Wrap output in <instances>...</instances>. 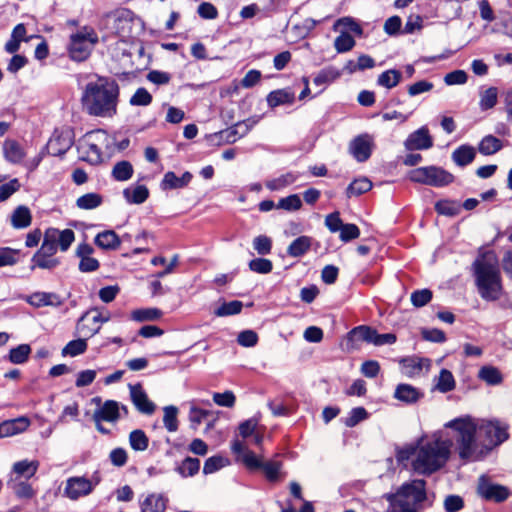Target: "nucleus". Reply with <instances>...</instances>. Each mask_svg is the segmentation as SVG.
Instances as JSON below:
<instances>
[{
    "label": "nucleus",
    "mask_w": 512,
    "mask_h": 512,
    "mask_svg": "<svg viewBox=\"0 0 512 512\" xmlns=\"http://www.w3.org/2000/svg\"><path fill=\"white\" fill-rule=\"evenodd\" d=\"M31 348L28 344H21L9 352V360L13 364H23L28 360Z\"/></svg>",
    "instance_id": "nucleus-46"
},
{
    "label": "nucleus",
    "mask_w": 512,
    "mask_h": 512,
    "mask_svg": "<svg viewBox=\"0 0 512 512\" xmlns=\"http://www.w3.org/2000/svg\"><path fill=\"white\" fill-rule=\"evenodd\" d=\"M339 27H344L357 35L362 34L361 26L351 17H343L338 19L334 24V29L338 30Z\"/></svg>",
    "instance_id": "nucleus-62"
},
{
    "label": "nucleus",
    "mask_w": 512,
    "mask_h": 512,
    "mask_svg": "<svg viewBox=\"0 0 512 512\" xmlns=\"http://www.w3.org/2000/svg\"><path fill=\"white\" fill-rule=\"evenodd\" d=\"M302 207V201L297 194L289 195L288 197L281 198L276 205L277 209L286 211H297Z\"/></svg>",
    "instance_id": "nucleus-53"
},
{
    "label": "nucleus",
    "mask_w": 512,
    "mask_h": 512,
    "mask_svg": "<svg viewBox=\"0 0 512 512\" xmlns=\"http://www.w3.org/2000/svg\"><path fill=\"white\" fill-rule=\"evenodd\" d=\"M433 294L429 289L416 290L411 294V303L413 306L420 308L428 304L432 300Z\"/></svg>",
    "instance_id": "nucleus-54"
},
{
    "label": "nucleus",
    "mask_w": 512,
    "mask_h": 512,
    "mask_svg": "<svg viewBox=\"0 0 512 512\" xmlns=\"http://www.w3.org/2000/svg\"><path fill=\"white\" fill-rule=\"evenodd\" d=\"M214 416V412L206 409H201L194 404L190 406L189 421L193 429H197L198 425L205 419Z\"/></svg>",
    "instance_id": "nucleus-44"
},
{
    "label": "nucleus",
    "mask_w": 512,
    "mask_h": 512,
    "mask_svg": "<svg viewBox=\"0 0 512 512\" xmlns=\"http://www.w3.org/2000/svg\"><path fill=\"white\" fill-rule=\"evenodd\" d=\"M340 71L332 66L322 69L314 78L313 82L320 86L330 83L340 77Z\"/></svg>",
    "instance_id": "nucleus-47"
},
{
    "label": "nucleus",
    "mask_w": 512,
    "mask_h": 512,
    "mask_svg": "<svg viewBox=\"0 0 512 512\" xmlns=\"http://www.w3.org/2000/svg\"><path fill=\"white\" fill-rule=\"evenodd\" d=\"M435 210L445 216H455L460 212V204L455 201L441 200L435 204Z\"/></svg>",
    "instance_id": "nucleus-49"
},
{
    "label": "nucleus",
    "mask_w": 512,
    "mask_h": 512,
    "mask_svg": "<svg viewBox=\"0 0 512 512\" xmlns=\"http://www.w3.org/2000/svg\"><path fill=\"white\" fill-rule=\"evenodd\" d=\"M129 389L131 400L137 410L143 414H153L156 406L152 401L149 400L142 386L140 384L129 385Z\"/></svg>",
    "instance_id": "nucleus-15"
},
{
    "label": "nucleus",
    "mask_w": 512,
    "mask_h": 512,
    "mask_svg": "<svg viewBox=\"0 0 512 512\" xmlns=\"http://www.w3.org/2000/svg\"><path fill=\"white\" fill-rule=\"evenodd\" d=\"M133 175V166L129 161L117 162L112 169V176L117 181H127Z\"/></svg>",
    "instance_id": "nucleus-39"
},
{
    "label": "nucleus",
    "mask_w": 512,
    "mask_h": 512,
    "mask_svg": "<svg viewBox=\"0 0 512 512\" xmlns=\"http://www.w3.org/2000/svg\"><path fill=\"white\" fill-rule=\"evenodd\" d=\"M28 302L34 307H43V306L58 307L62 304V300L57 294L48 293V292L33 293L29 297Z\"/></svg>",
    "instance_id": "nucleus-22"
},
{
    "label": "nucleus",
    "mask_w": 512,
    "mask_h": 512,
    "mask_svg": "<svg viewBox=\"0 0 512 512\" xmlns=\"http://www.w3.org/2000/svg\"><path fill=\"white\" fill-rule=\"evenodd\" d=\"M3 153L6 158L11 163H20L25 157V153L20 146V144L11 139H7L3 144Z\"/></svg>",
    "instance_id": "nucleus-27"
},
{
    "label": "nucleus",
    "mask_w": 512,
    "mask_h": 512,
    "mask_svg": "<svg viewBox=\"0 0 512 512\" xmlns=\"http://www.w3.org/2000/svg\"><path fill=\"white\" fill-rule=\"evenodd\" d=\"M312 245V239L309 236H300L296 238L287 248V253L291 257H300L304 255Z\"/></svg>",
    "instance_id": "nucleus-31"
},
{
    "label": "nucleus",
    "mask_w": 512,
    "mask_h": 512,
    "mask_svg": "<svg viewBox=\"0 0 512 512\" xmlns=\"http://www.w3.org/2000/svg\"><path fill=\"white\" fill-rule=\"evenodd\" d=\"M19 260V251L10 247L0 248V268L13 266Z\"/></svg>",
    "instance_id": "nucleus-52"
},
{
    "label": "nucleus",
    "mask_w": 512,
    "mask_h": 512,
    "mask_svg": "<svg viewBox=\"0 0 512 512\" xmlns=\"http://www.w3.org/2000/svg\"><path fill=\"white\" fill-rule=\"evenodd\" d=\"M404 145L407 150H424L433 146V140L429 135L428 129L421 127L408 136Z\"/></svg>",
    "instance_id": "nucleus-16"
},
{
    "label": "nucleus",
    "mask_w": 512,
    "mask_h": 512,
    "mask_svg": "<svg viewBox=\"0 0 512 512\" xmlns=\"http://www.w3.org/2000/svg\"><path fill=\"white\" fill-rule=\"evenodd\" d=\"M97 42L98 36L93 28H81L70 36L68 51L71 59L77 62L85 61Z\"/></svg>",
    "instance_id": "nucleus-6"
},
{
    "label": "nucleus",
    "mask_w": 512,
    "mask_h": 512,
    "mask_svg": "<svg viewBox=\"0 0 512 512\" xmlns=\"http://www.w3.org/2000/svg\"><path fill=\"white\" fill-rule=\"evenodd\" d=\"M242 307H243V304H242L241 301L234 300V301H231V302L223 303L221 306H219L214 311V314L217 317L236 315V314H239L241 312Z\"/></svg>",
    "instance_id": "nucleus-48"
},
{
    "label": "nucleus",
    "mask_w": 512,
    "mask_h": 512,
    "mask_svg": "<svg viewBox=\"0 0 512 512\" xmlns=\"http://www.w3.org/2000/svg\"><path fill=\"white\" fill-rule=\"evenodd\" d=\"M477 493L484 500L496 503L504 502L511 494L508 487L494 483L484 475L478 479Z\"/></svg>",
    "instance_id": "nucleus-10"
},
{
    "label": "nucleus",
    "mask_w": 512,
    "mask_h": 512,
    "mask_svg": "<svg viewBox=\"0 0 512 512\" xmlns=\"http://www.w3.org/2000/svg\"><path fill=\"white\" fill-rule=\"evenodd\" d=\"M167 499L162 494H149L141 503V512H164Z\"/></svg>",
    "instance_id": "nucleus-21"
},
{
    "label": "nucleus",
    "mask_w": 512,
    "mask_h": 512,
    "mask_svg": "<svg viewBox=\"0 0 512 512\" xmlns=\"http://www.w3.org/2000/svg\"><path fill=\"white\" fill-rule=\"evenodd\" d=\"M108 139L107 133L104 130H96L88 132L85 135L83 148H85V152L87 157L91 162H99L102 158V147L99 145L100 143H105Z\"/></svg>",
    "instance_id": "nucleus-12"
},
{
    "label": "nucleus",
    "mask_w": 512,
    "mask_h": 512,
    "mask_svg": "<svg viewBox=\"0 0 512 512\" xmlns=\"http://www.w3.org/2000/svg\"><path fill=\"white\" fill-rule=\"evenodd\" d=\"M119 86L109 78L98 77L86 84L81 104L83 110L94 117L111 118L117 113Z\"/></svg>",
    "instance_id": "nucleus-3"
},
{
    "label": "nucleus",
    "mask_w": 512,
    "mask_h": 512,
    "mask_svg": "<svg viewBox=\"0 0 512 512\" xmlns=\"http://www.w3.org/2000/svg\"><path fill=\"white\" fill-rule=\"evenodd\" d=\"M476 156V151L474 147L469 145H462L458 147L452 153V159L459 166H466L470 164Z\"/></svg>",
    "instance_id": "nucleus-30"
},
{
    "label": "nucleus",
    "mask_w": 512,
    "mask_h": 512,
    "mask_svg": "<svg viewBox=\"0 0 512 512\" xmlns=\"http://www.w3.org/2000/svg\"><path fill=\"white\" fill-rule=\"evenodd\" d=\"M39 467V462L36 460H22L14 463L13 472L18 476L29 479L35 475Z\"/></svg>",
    "instance_id": "nucleus-29"
},
{
    "label": "nucleus",
    "mask_w": 512,
    "mask_h": 512,
    "mask_svg": "<svg viewBox=\"0 0 512 512\" xmlns=\"http://www.w3.org/2000/svg\"><path fill=\"white\" fill-rule=\"evenodd\" d=\"M479 107L482 111L492 109L498 100V89L496 87H489L480 91Z\"/></svg>",
    "instance_id": "nucleus-35"
},
{
    "label": "nucleus",
    "mask_w": 512,
    "mask_h": 512,
    "mask_svg": "<svg viewBox=\"0 0 512 512\" xmlns=\"http://www.w3.org/2000/svg\"><path fill=\"white\" fill-rule=\"evenodd\" d=\"M245 466L251 470L260 469L262 467V459L257 457L255 453L250 451H243V455L239 458Z\"/></svg>",
    "instance_id": "nucleus-60"
},
{
    "label": "nucleus",
    "mask_w": 512,
    "mask_h": 512,
    "mask_svg": "<svg viewBox=\"0 0 512 512\" xmlns=\"http://www.w3.org/2000/svg\"><path fill=\"white\" fill-rule=\"evenodd\" d=\"M95 244L105 250H115L120 246L121 241L114 231L106 230L97 234Z\"/></svg>",
    "instance_id": "nucleus-26"
},
{
    "label": "nucleus",
    "mask_w": 512,
    "mask_h": 512,
    "mask_svg": "<svg viewBox=\"0 0 512 512\" xmlns=\"http://www.w3.org/2000/svg\"><path fill=\"white\" fill-rule=\"evenodd\" d=\"M444 427L452 430V435L448 436L454 439L456 451L465 461L482 459L494 446L508 438L507 426L470 416L455 418Z\"/></svg>",
    "instance_id": "nucleus-1"
},
{
    "label": "nucleus",
    "mask_w": 512,
    "mask_h": 512,
    "mask_svg": "<svg viewBox=\"0 0 512 512\" xmlns=\"http://www.w3.org/2000/svg\"><path fill=\"white\" fill-rule=\"evenodd\" d=\"M213 401L218 406L232 408L235 405L236 397L232 391L216 392L213 394Z\"/></svg>",
    "instance_id": "nucleus-56"
},
{
    "label": "nucleus",
    "mask_w": 512,
    "mask_h": 512,
    "mask_svg": "<svg viewBox=\"0 0 512 512\" xmlns=\"http://www.w3.org/2000/svg\"><path fill=\"white\" fill-rule=\"evenodd\" d=\"M103 202L102 196L98 193H87L80 196L76 200L78 208L83 210H91L99 207Z\"/></svg>",
    "instance_id": "nucleus-37"
},
{
    "label": "nucleus",
    "mask_w": 512,
    "mask_h": 512,
    "mask_svg": "<svg viewBox=\"0 0 512 512\" xmlns=\"http://www.w3.org/2000/svg\"><path fill=\"white\" fill-rule=\"evenodd\" d=\"M29 426V420L25 417L0 424V438L9 437L23 432Z\"/></svg>",
    "instance_id": "nucleus-23"
},
{
    "label": "nucleus",
    "mask_w": 512,
    "mask_h": 512,
    "mask_svg": "<svg viewBox=\"0 0 512 512\" xmlns=\"http://www.w3.org/2000/svg\"><path fill=\"white\" fill-rule=\"evenodd\" d=\"M163 424L168 432H176L178 430V413L179 410L174 405L165 406L163 408Z\"/></svg>",
    "instance_id": "nucleus-34"
},
{
    "label": "nucleus",
    "mask_w": 512,
    "mask_h": 512,
    "mask_svg": "<svg viewBox=\"0 0 512 512\" xmlns=\"http://www.w3.org/2000/svg\"><path fill=\"white\" fill-rule=\"evenodd\" d=\"M86 339V337H83L68 342L66 346L62 349V355L75 357L80 354H83L87 350Z\"/></svg>",
    "instance_id": "nucleus-42"
},
{
    "label": "nucleus",
    "mask_w": 512,
    "mask_h": 512,
    "mask_svg": "<svg viewBox=\"0 0 512 512\" xmlns=\"http://www.w3.org/2000/svg\"><path fill=\"white\" fill-rule=\"evenodd\" d=\"M129 443L133 450L144 451L148 448L149 439L143 430L136 429L130 433Z\"/></svg>",
    "instance_id": "nucleus-45"
},
{
    "label": "nucleus",
    "mask_w": 512,
    "mask_h": 512,
    "mask_svg": "<svg viewBox=\"0 0 512 512\" xmlns=\"http://www.w3.org/2000/svg\"><path fill=\"white\" fill-rule=\"evenodd\" d=\"M295 99V94L290 89H278L270 92L267 95V104L271 108L279 105L292 104Z\"/></svg>",
    "instance_id": "nucleus-24"
},
{
    "label": "nucleus",
    "mask_w": 512,
    "mask_h": 512,
    "mask_svg": "<svg viewBox=\"0 0 512 512\" xmlns=\"http://www.w3.org/2000/svg\"><path fill=\"white\" fill-rule=\"evenodd\" d=\"M476 285L480 296L487 301L499 299L502 292L498 259L493 252H486L474 262Z\"/></svg>",
    "instance_id": "nucleus-4"
},
{
    "label": "nucleus",
    "mask_w": 512,
    "mask_h": 512,
    "mask_svg": "<svg viewBox=\"0 0 512 512\" xmlns=\"http://www.w3.org/2000/svg\"><path fill=\"white\" fill-rule=\"evenodd\" d=\"M249 268L256 273L268 274L272 271L273 264L269 259L256 258L249 262Z\"/></svg>",
    "instance_id": "nucleus-55"
},
{
    "label": "nucleus",
    "mask_w": 512,
    "mask_h": 512,
    "mask_svg": "<svg viewBox=\"0 0 512 512\" xmlns=\"http://www.w3.org/2000/svg\"><path fill=\"white\" fill-rule=\"evenodd\" d=\"M31 220V212L26 206H18L11 215V224L16 229L28 227Z\"/></svg>",
    "instance_id": "nucleus-28"
},
{
    "label": "nucleus",
    "mask_w": 512,
    "mask_h": 512,
    "mask_svg": "<svg viewBox=\"0 0 512 512\" xmlns=\"http://www.w3.org/2000/svg\"><path fill=\"white\" fill-rule=\"evenodd\" d=\"M355 46L354 38L347 32H341L334 41V47L338 53L350 51Z\"/></svg>",
    "instance_id": "nucleus-50"
},
{
    "label": "nucleus",
    "mask_w": 512,
    "mask_h": 512,
    "mask_svg": "<svg viewBox=\"0 0 512 512\" xmlns=\"http://www.w3.org/2000/svg\"><path fill=\"white\" fill-rule=\"evenodd\" d=\"M374 142L369 134L355 137L349 144V152L358 162H365L372 154Z\"/></svg>",
    "instance_id": "nucleus-13"
},
{
    "label": "nucleus",
    "mask_w": 512,
    "mask_h": 512,
    "mask_svg": "<svg viewBox=\"0 0 512 512\" xmlns=\"http://www.w3.org/2000/svg\"><path fill=\"white\" fill-rule=\"evenodd\" d=\"M100 482L101 476L98 472H94L90 478L85 476L69 477L65 481L63 495L72 501H77L89 496Z\"/></svg>",
    "instance_id": "nucleus-7"
},
{
    "label": "nucleus",
    "mask_w": 512,
    "mask_h": 512,
    "mask_svg": "<svg viewBox=\"0 0 512 512\" xmlns=\"http://www.w3.org/2000/svg\"><path fill=\"white\" fill-rule=\"evenodd\" d=\"M467 74L463 70H455L445 75L444 82L447 85H461L467 82Z\"/></svg>",
    "instance_id": "nucleus-63"
},
{
    "label": "nucleus",
    "mask_w": 512,
    "mask_h": 512,
    "mask_svg": "<svg viewBox=\"0 0 512 512\" xmlns=\"http://www.w3.org/2000/svg\"><path fill=\"white\" fill-rule=\"evenodd\" d=\"M435 388L442 393L452 391L455 388V379L453 374L447 369H442L437 378Z\"/></svg>",
    "instance_id": "nucleus-41"
},
{
    "label": "nucleus",
    "mask_w": 512,
    "mask_h": 512,
    "mask_svg": "<svg viewBox=\"0 0 512 512\" xmlns=\"http://www.w3.org/2000/svg\"><path fill=\"white\" fill-rule=\"evenodd\" d=\"M163 313L158 308H143L134 310L131 318L137 322L154 321L162 317Z\"/></svg>",
    "instance_id": "nucleus-38"
},
{
    "label": "nucleus",
    "mask_w": 512,
    "mask_h": 512,
    "mask_svg": "<svg viewBox=\"0 0 512 512\" xmlns=\"http://www.w3.org/2000/svg\"><path fill=\"white\" fill-rule=\"evenodd\" d=\"M372 188V182L366 178L355 179L347 188V196H360L361 194L369 191Z\"/></svg>",
    "instance_id": "nucleus-43"
},
{
    "label": "nucleus",
    "mask_w": 512,
    "mask_h": 512,
    "mask_svg": "<svg viewBox=\"0 0 512 512\" xmlns=\"http://www.w3.org/2000/svg\"><path fill=\"white\" fill-rule=\"evenodd\" d=\"M410 179L413 182L441 187L453 182L454 177L442 168L428 166L413 170L410 174Z\"/></svg>",
    "instance_id": "nucleus-8"
},
{
    "label": "nucleus",
    "mask_w": 512,
    "mask_h": 512,
    "mask_svg": "<svg viewBox=\"0 0 512 512\" xmlns=\"http://www.w3.org/2000/svg\"><path fill=\"white\" fill-rule=\"evenodd\" d=\"M503 147L502 141L493 136V135H487L485 136L478 145V151L482 155H493L500 151Z\"/></svg>",
    "instance_id": "nucleus-32"
},
{
    "label": "nucleus",
    "mask_w": 512,
    "mask_h": 512,
    "mask_svg": "<svg viewBox=\"0 0 512 512\" xmlns=\"http://www.w3.org/2000/svg\"><path fill=\"white\" fill-rule=\"evenodd\" d=\"M226 465H228V460L222 456L217 455L209 457L204 463L203 473L206 475L212 474Z\"/></svg>",
    "instance_id": "nucleus-51"
},
{
    "label": "nucleus",
    "mask_w": 512,
    "mask_h": 512,
    "mask_svg": "<svg viewBox=\"0 0 512 512\" xmlns=\"http://www.w3.org/2000/svg\"><path fill=\"white\" fill-rule=\"evenodd\" d=\"M200 460L197 458L186 457L176 468V471L182 477H192L199 472Z\"/></svg>",
    "instance_id": "nucleus-36"
},
{
    "label": "nucleus",
    "mask_w": 512,
    "mask_h": 512,
    "mask_svg": "<svg viewBox=\"0 0 512 512\" xmlns=\"http://www.w3.org/2000/svg\"><path fill=\"white\" fill-rule=\"evenodd\" d=\"M96 314V309L86 311L78 320L76 324V333L82 337L90 338L97 334L101 325Z\"/></svg>",
    "instance_id": "nucleus-14"
},
{
    "label": "nucleus",
    "mask_w": 512,
    "mask_h": 512,
    "mask_svg": "<svg viewBox=\"0 0 512 512\" xmlns=\"http://www.w3.org/2000/svg\"><path fill=\"white\" fill-rule=\"evenodd\" d=\"M374 329L370 326L360 325L349 331L342 340L340 346L345 352H353L360 349L362 343H371Z\"/></svg>",
    "instance_id": "nucleus-11"
},
{
    "label": "nucleus",
    "mask_w": 512,
    "mask_h": 512,
    "mask_svg": "<svg viewBox=\"0 0 512 512\" xmlns=\"http://www.w3.org/2000/svg\"><path fill=\"white\" fill-rule=\"evenodd\" d=\"M478 377L488 385L493 386L499 385L503 381L500 370L494 366H483L478 372Z\"/></svg>",
    "instance_id": "nucleus-33"
},
{
    "label": "nucleus",
    "mask_w": 512,
    "mask_h": 512,
    "mask_svg": "<svg viewBox=\"0 0 512 512\" xmlns=\"http://www.w3.org/2000/svg\"><path fill=\"white\" fill-rule=\"evenodd\" d=\"M151 102L152 96L145 88H138L130 99L133 106H147Z\"/></svg>",
    "instance_id": "nucleus-58"
},
{
    "label": "nucleus",
    "mask_w": 512,
    "mask_h": 512,
    "mask_svg": "<svg viewBox=\"0 0 512 512\" xmlns=\"http://www.w3.org/2000/svg\"><path fill=\"white\" fill-rule=\"evenodd\" d=\"M464 506L462 497L458 495H449L444 500V508L446 512H457Z\"/></svg>",
    "instance_id": "nucleus-64"
},
{
    "label": "nucleus",
    "mask_w": 512,
    "mask_h": 512,
    "mask_svg": "<svg viewBox=\"0 0 512 512\" xmlns=\"http://www.w3.org/2000/svg\"><path fill=\"white\" fill-rule=\"evenodd\" d=\"M422 397V391L410 384H399L394 391V398L406 404L416 403Z\"/></svg>",
    "instance_id": "nucleus-19"
},
{
    "label": "nucleus",
    "mask_w": 512,
    "mask_h": 512,
    "mask_svg": "<svg viewBox=\"0 0 512 512\" xmlns=\"http://www.w3.org/2000/svg\"><path fill=\"white\" fill-rule=\"evenodd\" d=\"M368 417V413L363 407H356L353 408L349 416L345 419L344 423L347 427H354L356 426L360 421L365 420Z\"/></svg>",
    "instance_id": "nucleus-57"
},
{
    "label": "nucleus",
    "mask_w": 512,
    "mask_h": 512,
    "mask_svg": "<svg viewBox=\"0 0 512 512\" xmlns=\"http://www.w3.org/2000/svg\"><path fill=\"white\" fill-rule=\"evenodd\" d=\"M237 342L243 347H254L258 342V335L253 330H244L239 333Z\"/></svg>",
    "instance_id": "nucleus-61"
},
{
    "label": "nucleus",
    "mask_w": 512,
    "mask_h": 512,
    "mask_svg": "<svg viewBox=\"0 0 512 512\" xmlns=\"http://www.w3.org/2000/svg\"><path fill=\"white\" fill-rule=\"evenodd\" d=\"M426 482L422 479L402 484L394 493L382 497L388 502V512H419L426 499Z\"/></svg>",
    "instance_id": "nucleus-5"
},
{
    "label": "nucleus",
    "mask_w": 512,
    "mask_h": 512,
    "mask_svg": "<svg viewBox=\"0 0 512 512\" xmlns=\"http://www.w3.org/2000/svg\"><path fill=\"white\" fill-rule=\"evenodd\" d=\"M253 247L260 255H267L271 252L272 241L265 235H259L253 240Z\"/></svg>",
    "instance_id": "nucleus-59"
},
{
    "label": "nucleus",
    "mask_w": 512,
    "mask_h": 512,
    "mask_svg": "<svg viewBox=\"0 0 512 512\" xmlns=\"http://www.w3.org/2000/svg\"><path fill=\"white\" fill-rule=\"evenodd\" d=\"M401 77L402 74L400 71L390 69L380 74L377 82L380 86L391 89L399 84Z\"/></svg>",
    "instance_id": "nucleus-40"
},
{
    "label": "nucleus",
    "mask_w": 512,
    "mask_h": 512,
    "mask_svg": "<svg viewBox=\"0 0 512 512\" xmlns=\"http://www.w3.org/2000/svg\"><path fill=\"white\" fill-rule=\"evenodd\" d=\"M123 196L129 204H142L149 197V190L145 185H135L125 188Z\"/></svg>",
    "instance_id": "nucleus-25"
},
{
    "label": "nucleus",
    "mask_w": 512,
    "mask_h": 512,
    "mask_svg": "<svg viewBox=\"0 0 512 512\" xmlns=\"http://www.w3.org/2000/svg\"><path fill=\"white\" fill-rule=\"evenodd\" d=\"M54 241L55 238L50 237L49 235L47 237H43L40 249L32 257V269L38 267L41 269L52 270L60 264L59 259L54 257L57 252V246L53 245Z\"/></svg>",
    "instance_id": "nucleus-9"
},
{
    "label": "nucleus",
    "mask_w": 512,
    "mask_h": 512,
    "mask_svg": "<svg viewBox=\"0 0 512 512\" xmlns=\"http://www.w3.org/2000/svg\"><path fill=\"white\" fill-rule=\"evenodd\" d=\"M48 235L55 238L53 245L57 246V249L59 248L62 252L67 251L75 240V233L71 229L59 230L51 227L44 232L43 237Z\"/></svg>",
    "instance_id": "nucleus-18"
},
{
    "label": "nucleus",
    "mask_w": 512,
    "mask_h": 512,
    "mask_svg": "<svg viewBox=\"0 0 512 512\" xmlns=\"http://www.w3.org/2000/svg\"><path fill=\"white\" fill-rule=\"evenodd\" d=\"M120 418V406L117 401L107 400L93 413L95 422H116Z\"/></svg>",
    "instance_id": "nucleus-17"
},
{
    "label": "nucleus",
    "mask_w": 512,
    "mask_h": 512,
    "mask_svg": "<svg viewBox=\"0 0 512 512\" xmlns=\"http://www.w3.org/2000/svg\"><path fill=\"white\" fill-rule=\"evenodd\" d=\"M453 440L443 431L436 432L429 439L420 440L416 446L406 447L398 452L399 460L412 459L413 470L430 475L441 469L449 460Z\"/></svg>",
    "instance_id": "nucleus-2"
},
{
    "label": "nucleus",
    "mask_w": 512,
    "mask_h": 512,
    "mask_svg": "<svg viewBox=\"0 0 512 512\" xmlns=\"http://www.w3.org/2000/svg\"><path fill=\"white\" fill-rule=\"evenodd\" d=\"M72 146V140L67 135H54L47 143V151L53 156L64 155Z\"/></svg>",
    "instance_id": "nucleus-20"
}]
</instances>
